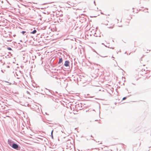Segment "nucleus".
<instances>
[{
    "label": "nucleus",
    "instance_id": "9d476101",
    "mask_svg": "<svg viewBox=\"0 0 151 151\" xmlns=\"http://www.w3.org/2000/svg\"><path fill=\"white\" fill-rule=\"evenodd\" d=\"M126 99V97H124V98H123L122 99H123V100H124Z\"/></svg>",
    "mask_w": 151,
    "mask_h": 151
},
{
    "label": "nucleus",
    "instance_id": "20e7f679",
    "mask_svg": "<svg viewBox=\"0 0 151 151\" xmlns=\"http://www.w3.org/2000/svg\"><path fill=\"white\" fill-rule=\"evenodd\" d=\"M63 61L62 58H60L59 59V60L58 62V63H62Z\"/></svg>",
    "mask_w": 151,
    "mask_h": 151
},
{
    "label": "nucleus",
    "instance_id": "39448f33",
    "mask_svg": "<svg viewBox=\"0 0 151 151\" xmlns=\"http://www.w3.org/2000/svg\"><path fill=\"white\" fill-rule=\"evenodd\" d=\"M8 144H9L10 146H12V145H11V142L10 141H8Z\"/></svg>",
    "mask_w": 151,
    "mask_h": 151
},
{
    "label": "nucleus",
    "instance_id": "0eeeda50",
    "mask_svg": "<svg viewBox=\"0 0 151 151\" xmlns=\"http://www.w3.org/2000/svg\"><path fill=\"white\" fill-rule=\"evenodd\" d=\"M7 49H8L9 50H12V49L10 47H8Z\"/></svg>",
    "mask_w": 151,
    "mask_h": 151
},
{
    "label": "nucleus",
    "instance_id": "423d86ee",
    "mask_svg": "<svg viewBox=\"0 0 151 151\" xmlns=\"http://www.w3.org/2000/svg\"><path fill=\"white\" fill-rule=\"evenodd\" d=\"M114 27V25H112L111 26H110L109 27V28H112Z\"/></svg>",
    "mask_w": 151,
    "mask_h": 151
},
{
    "label": "nucleus",
    "instance_id": "7ed1b4c3",
    "mask_svg": "<svg viewBox=\"0 0 151 151\" xmlns=\"http://www.w3.org/2000/svg\"><path fill=\"white\" fill-rule=\"evenodd\" d=\"M37 32V31L36 30H34L33 32H31V34H35Z\"/></svg>",
    "mask_w": 151,
    "mask_h": 151
},
{
    "label": "nucleus",
    "instance_id": "1a4fd4ad",
    "mask_svg": "<svg viewBox=\"0 0 151 151\" xmlns=\"http://www.w3.org/2000/svg\"><path fill=\"white\" fill-rule=\"evenodd\" d=\"M5 82H6L8 83H9V85H11V83H10L9 82L6 81H5Z\"/></svg>",
    "mask_w": 151,
    "mask_h": 151
},
{
    "label": "nucleus",
    "instance_id": "f03ea898",
    "mask_svg": "<svg viewBox=\"0 0 151 151\" xmlns=\"http://www.w3.org/2000/svg\"><path fill=\"white\" fill-rule=\"evenodd\" d=\"M69 62L68 61H66L65 62L64 65L65 66L67 67L69 65Z\"/></svg>",
    "mask_w": 151,
    "mask_h": 151
},
{
    "label": "nucleus",
    "instance_id": "6e6552de",
    "mask_svg": "<svg viewBox=\"0 0 151 151\" xmlns=\"http://www.w3.org/2000/svg\"><path fill=\"white\" fill-rule=\"evenodd\" d=\"M22 33L23 34H24L26 33V32L24 31H23Z\"/></svg>",
    "mask_w": 151,
    "mask_h": 151
},
{
    "label": "nucleus",
    "instance_id": "f257e3e1",
    "mask_svg": "<svg viewBox=\"0 0 151 151\" xmlns=\"http://www.w3.org/2000/svg\"><path fill=\"white\" fill-rule=\"evenodd\" d=\"M12 147L14 149H17L18 148V146L16 144H13L12 146Z\"/></svg>",
    "mask_w": 151,
    "mask_h": 151
},
{
    "label": "nucleus",
    "instance_id": "9b49d317",
    "mask_svg": "<svg viewBox=\"0 0 151 151\" xmlns=\"http://www.w3.org/2000/svg\"><path fill=\"white\" fill-rule=\"evenodd\" d=\"M53 132V130H52V132H51V134H52Z\"/></svg>",
    "mask_w": 151,
    "mask_h": 151
}]
</instances>
